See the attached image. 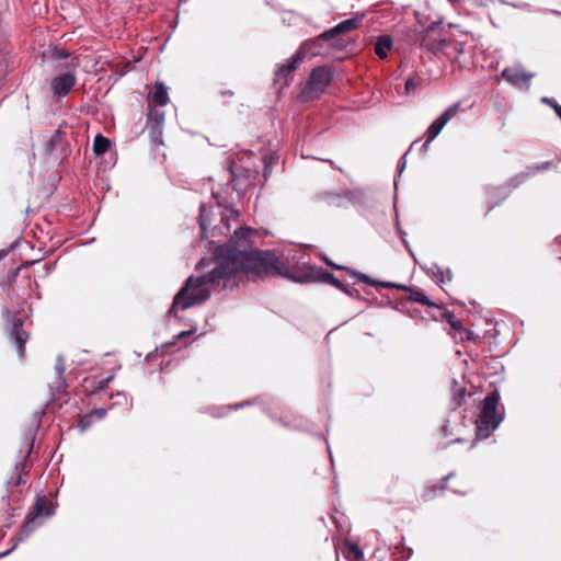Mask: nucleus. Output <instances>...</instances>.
I'll return each mask as SVG.
<instances>
[{
  "label": "nucleus",
  "instance_id": "1",
  "mask_svg": "<svg viewBox=\"0 0 561 561\" xmlns=\"http://www.w3.org/2000/svg\"><path fill=\"white\" fill-rule=\"evenodd\" d=\"M252 234L251 228L240 227L226 243L216 244L210 241L209 244L215 247L213 256L203 257L196 264L198 271L208 267L210 270L186 279L175 295L168 316H172L178 308L186 310L205 302L210 297L206 285L232 290L237 286L239 274H244L250 279L276 275L298 284L324 283L339 290L344 289L345 285L323 267L302 263L291 271L273 250L255 249L250 240Z\"/></svg>",
  "mask_w": 561,
  "mask_h": 561
},
{
  "label": "nucleus",
  "instance_id": "2",
  "mask_svg": "<svg viewBox=\"0 0 561 561\" xmlns=\"http://www.w3.org/2000/svg\"><path fill=\"white\" fill-rule=\"evenodd\" d=\"M252 234L251 228L240 227L226 243L216 244L210 241L209 244L215 247L213 256L203 257L196 264L198 271L208 267L210 270L186 279L175 295L168 316H172L178 308L186 310L205 302L210 297L206 285L232 290L237 286L239 274H244L250 279L276 275L298 284L324 283L339 290L344 289L345 285L323 267L302 263L291 271L273 250L255 249L250 240Z\"/></svg>",
  "mask_w": 561,
  "mask_h": 561
},
{
  "label": "nucleus",
  "instance_id": "3",
  "mask_svg": "<svg viewBox=\"0 0 561 561\" xmlns=\"http://www.w3.org/2000/svg\"><path fill=\"white\" fill-rule=\"evenodd\" d=\"M500 392L494 389L489 392L482 401L481 411L476 422V440L488 438L503 422L504 413L497 410L500 403Z\"/></svg>",
  "mask_w": 561,
  "mask_h": 561
},
{
  "label": "nucleus",
  "instance_id": "4",
  "mask_svg": "<svg viewBox=\"0 0 561 561\" xmlns=\"http://www.w3.org/2000/svg\"><path fill=\"white\" fill-rule=\"evenodd\" d=\"M334 70L330 66H319L311 70L298 95L300 102L319 99L333 81Z\"/></svg>",
  "mask_w": 561,
  "mask_h": 561
},
{
  "label": "nucleus",
  "instance_id": "5",
  "mask_svg": "<svg viewBox=\"0 0 561 561\" xmlns=\"http://www.w3.org/2000/svg\"><path fill=\"white\" fill-rule=\"evenodd\" d=\"M55 514V506L53 504L47 505L46 497L38 496L36 499V502L32 508V511L26 515V518L20 528V530L16 533L15 536L12 537L13 546L10 550L5 551L1 556H8L20 542H23L26 540L30 535L37 528L38 524L36 523V519L38 517H51Z\"/></svg>",
  "mask_w": 561,
  "mask_h": 561
},
{
  "label": "nucleus",
  "instance_id": "6",
  "mask_svg": "<svg viewBox=\"0 0 561 561\" xmlns=\"http://www.w3.org/2000/svg\"><path fill=\"white\" fill-rule=\"evenodd\" d=\"M551 165H553L552 160L527 167V171L520 172L519 174H516L514 178L511 179L508 186H499L490 188L488 191L489 198L500 197L501 201L505 199L510 195L512 188H515L518 185H520L528 176L534 175L537 172L547 171Z\"/></svg>",
  "mask_w": 561,
  "mask_h": 561
},
{
  "label": "nucleus",
  "instance_id": "7",
  "mask_svg": "<svg viewBox=\"0 0 561 561\" xmlns=\"http://www.w3.org/2000/svg\"><path fill=\"white\" fill-rule=\"evenodd\" d=\"M4 319L8 325L9 337L15 344L19 357L22 358L24 356V345L28 340V334L23 329V321L20 317V312L7 311Z\"/></svg>",
  "mask_w": 561,
  "mask_h": 561
},
{
  "label": "nucleus",
  "instance_id": "8",
  "mask_svg": "<svg viewBox=\"0 0 561 561\" xmlns=\"http://www.w3.org/2000/svg\"><path fill=\"white\" fill-rule=\"evenodd\" d=\"M78 66L77 58H71L66 65L67 71L51 79L49 87L54 96L64 98L71 91L77 82L75 69Z\"/></svg>",
  "mask_w": 561,
  "mask_h": 561
},
{
  "label": "nucleus",
  "instance_id": "9",
  "mask_svg": "<svg viewBox=\"0 0 561 561\" xmlns=\"http://www.w3.org/2000/svg\"><path fill=\"white\" fill-rule=\"evenodd\" d=\"M213 198L216 203V208L218 209L217 215L220 217V224L215 225L210 230V236H219L225 234L230 230V219H234L238 216V211L231 207L225 205V199L221 198L218 192L211 193Z\"/></svg>",
  "mask_w": 561,
  "mask_h": 561
},
{
  "label": "nucleus",
  "instance_id": "10",
  "mask_svg": "<svg viewBox=\"0 0 561 561\" xmlns=\"http://www.w3.org/2000/svg\"><path fill=\"white\" fill-rule=\"evenodd\" d=\"M302 62L300 57L295 53L285 62L279 64L274 75V85H278L282 90L290 84L294 73Z\"/></svg>",
  "mask_w": 561,
  "mask_h": 561
},
{
  "label": "nucleus",
  "instance_id": "11",
  "mask_svg": "<svg viewBox=\"0 0 561 561\" xmlns=\"http://www.w3.org/2000/svg\"><path fill=\"white\" fill-rule=\"evenodd\" d=\"M38 423H39V421L36 422L35 426L30 427L25 434L24 445L26 447V453H25L24 458L20 461H16V463L14 465L13 474H16V477L13 476L9 481V483L12 485L19 486V485H22L25 483L22 476L25 472V461L30 457V455L33 450L35 434H36V428L38 427Z\"/></svg>",
  "mask_w": 561,
  "mask_h": 561
},
{
  "label": "nucleus",
  "instance_id": "12",
  "mask_svg": "<svg viewBox=\"0 0 561 561\" xmlns=\"http://www.w3.org/2000/svg\"><path fill=\"white\" fill-rule=\"evenodd\" d=\"M360 20L357 16H353L350 19H346L339 24H336L334 27L325 31L322 33V37L331 38L333 42L331 46L333 48H343L345 47V44L343 41H340L337 36L343 33H347L351 31L356 30L359 26Z\"/></svg>",
  "mask_w": 561,
  "mask_h": 561
},
{
  "label": "nucleus",
  "instance_id": "13",
  "mask_svg": "<svg viewBox=\"0 0 561 561\" xmlns=\"http://www.w3.org/2000/svg\"><path fill=\"white\" fill-rule=\"evenodd\" d=\"M460 103H454L444 113H442L427 128L426 140H434L445 125L453 118L458 117Z\"/></svg>",
  "mask_w": 561,
  "mask_h": 561
},
{
  "label": "nucleus",
  "instance_id": "14",
  "mask_svg": "<svg viewBox=\"0 0 561 561\" xmlns=\"http://www.w3.org/2000/svg\"><path fill=\"white\" fill-rule=\"evenodd\" d=\"M330 42L331 38L322 37V33L313 38H309L301 43L295 51L304 61L306 57H316L322 54L323 42Z\"/></svg>",
  "mask_w": 561,
  "mask_h": 561
},
{
  "label": "nucleus",
  "instance_id": "15",
  "mask_svg": "<svg viewBox=\"0 0 561 561\" xmlns=\"http://www.w3.org/2000/svg\"><path fill=\"white\" fill-rule=\"evenodd\" d=\"M169 102L168 87L162 81H157L147 95L148 112L157 110L156 106H165Z\"/></svg>",
  "mask_w": 561,
  "mask_h": 561
},
{
  "label": "nucleus",
  "instance_id": "16",
  "mask_svg": "<svg viewBox=\"0 0 561 561\" xmlns=\"http://www.w3.org/2000/svg\"><path fill=\"white\" fill-rule=\"evenodd\" d=\"M164 117L163 111L151 110V112H148L146 128L150 140H161Z\"/></svg>",
  "mask_w": 561,
  "mask_h": 561
},
{
  "label": "nucleus",
  "instance_id": "17",
  "mask_svg": "<svg viewBox=\"0 0 561 561\" xmlns=\"http://www.w3.org/2000/svg\"><path fill=\"white\" fill-rule=\"evenodd\" d=\"M501 77L512 85L519 87L524 84L528 88L534 73H528L520 66H516L503 69Z\"/></svg>",
  "mask_w": 561,
  "mask_h": 561
},
{
  "label": "nucleus",
  "instance_id": "18",
  "mask_svg": "<svg viewBox=\"0 0 561 561\" xmlns=\"http://www.w3.org/2000/svg\"><path fill=\"white\" fill-rule=\"evenodd\" d=\"M62 144L64 142H43V153L46 164L54 165L64 160L66 152Z\"/></svg>",
  "mask_w": 561,
  "mask_h": 561
},
{
  "label": "nucleus",
  "instance_id": "19",
  "mask_svg": "<svg viewBox=\"0 0 561 561\" xmlns=\"http://www.w3.org/2000/svg\"><path fill=\"white\" fill-rule=\"evenodd\" d=\"M215 221V213L213 206L207 207L205 203H201L198 225L201 229V238H208V227Z\"/></svg>",
  "mask_w": 561,
  "mask_h": 561
},
{
  "label": "nucleus",
  "instance_id": "20",
  "mask_svg": "<svg viewBox=\"0 0 561 561\" xmlns=\"http://www.w3.org/2000/svg\"><path fill=\"white\" fill-rule=\"evenodd\" d=\"M113 142H92V151L95 158L108 156V160H105V168H112L116 163V151L112 150Z\"/></svg>",
  "mask_w": 561,
  "mask_h": 561
},
{
  "label": "nucleus",
  "instance_id": "21",
  "mask_svg": "<svg viewBox=\"0 0 561 561\" xmlns=\"http://www.w3.org/2000/svg\"><path fill=\"white\" fill-rule=\"evenodd\" d=\"M421 268L437 284L451 280V271L447 268L446 272H444L437 263H432L430 266L421 265Z\"/></svg>",
  "mask_w": 561,
  "mask_h": 561
},
{
  "label": "nucleus",
  "instance_id": "22",
  "mask_svg": "<svg viewBox=\"0 0 561 561\" xmlns=\"http://www.w3.org/2000/svg\"><path fill=\"white\" fill-rule=\"evenodd\" d=\"M55 370L57 377L55 382L50 385V390H55L57 393H61L68 386L65 378V362L61 355H59L56 359Z\"/></svg>",
  "mask_w": 561,
  "mask_h": 561
},
{
  "label": "nucleus",
  "instance_id": "23",
  "mask_svg": "<svg viewBox=\"0 0 561 561\" xmlns=\"http://www.w3.org/2000/svg\"><path fill=\"white\" fill-rule=\"evenodd\" d=\"M436 34L434 27H428L421 41V46L430 51L436 53L444 48L445 41L438 38H432V35Z\"/></svg>",
  "mask_w": 561,
  "mask_h": 561
},
{
  "label": "nucleus",
  "instance_id": "24",
  "mask_svg": "<svg viewBox=\"0 0 561 561\" xmlns=\"http://www.w3.org/2000/svg\"><path fill=\"white\" fill-rule=\"evenodd\" d=\"M403 291L409 293L408 300L412 302H417L427 307H437L431 299L417 287L407 286V289Z\"/></svg>",
  "mask_w": 561,
  "mask_h": 561
},
{
  "label": "nucleus",
  "instance_id": "25",
  "mask_svg": "<svg viewBox=\"0 0 561 561\" xmlns=\"http://www.w3.org/2000/svg\"><path fill=\"white\" fill-rule=\"evenodd\" d=\"M393 42L391 36L381 35L377 38L375 44V54L380 58L385 59L388 56V51L392 48Z\"/></svg>",
  "mask_w": 561,
  "mask_h": 561
},
{
  "label": "nucleus",
  "instance_id": "26",
  "mask_svg": "<svg viewBox=\"0 0 561 561\" xmlns=\"http://www.w3.org/2000/svg\"><path fill=\"white\" fill-rule=\"evenodd\" d=\"M466 398V388L462 386H459L458 382L454 381L453 387V403L455 408H460L465 403Z\"/></svg>",
  "mask_w": 561,
  "mask_h": 561
},
{
  "label": "nucleus",
  "instance_id": "27",
  "mask_svg": "<svg viewBox=\"0 0 561 561\" xmlns=\"http://www.w3.org/2000/svg\"><path fill=\"white\" fill-rule=\"evenodd\" d=\"M345 548L347 550L348 558H353L356 561H359L360 559L364 558V552L362 551V549L358 547L357 543L352 542V541H346Z\"/></svg>",
  "mask_w": 561,
  "mask_h": 561
},
{
  "label": "nucleus",
  "instance_id": "28",
  "mask_svg": "<svg viewBox=\"0 0 561 561\" xmlns=\"http://www.w3.org/2000/svg\"><path fill=\"white\" fill-rule=\"evenodd\" d=\"M340 271H345L351 277L356 278L358 282H362L364 284L369 285V283L371 282L370 276H368L364 273L357 272L356 270H353L348 266L343 265V268H340Z\"/></svg>",
  "mask_w": 561,
  "mask_h": 561
},
{
  "label": "nucleus",
  "instance_id": "29",
  "mask_svg": "<svg viewBox=\"0 0 561 561\" xmlns=\"http://www.w3.org/2000/svg\"><path fill=\"white\" fill-rule=\"evenodd\" d=\"M369 286L373 287H382V288H394L399 290L407 289V285L399 284V283H392V282H383V280H377L371 278V282L369 283Z\"/></svg>",
  "mask_w": 561,
  "mask_h": 561
},
{
  "label": "nucleus",
  "instance_id": "30",
  "mask_svg": "<svg viewBox=\"0 0 561 561\" xmlns=\"http://www.w3.org/2000/svg\"><path fill=\"white\" fill-rule=\"evenodd\" d=\"M417 142H412L410 148L404 152V154L400 158L398 164H397V178L401 175V173L404 171L407 165V157L410 154H413V151L415 150V145Z\"/></svg>",
  "mask_w": 561,
  "mask_h": 561
},
{
  "label": "nucleus",
  "instance_id": "31",
  "mask_svg": "<svg viewBox=\"0 0 561 561\" xmlns=\"http://www.w3.org/2000/svg\"><path fill=\"white\" fill-rule=\"evenodd\" d=\"M165 142L159 141L153 142V146L151 147V153L154 154V159L159 160L160 162H163L165 160V152L162 151Z\"/></svg>",
  "mask_w": 561,
  "mask_h": 561
},
{
  "label": "nucleus",
  "instance_id": "32",
  "mask_svg": "<svg viewBox=\"0 0 561 561\" xmlns=\"http://www.w3.org/2000/svg\"><path fill=\"white\" fill-rule=\"evenodd\" d=\"M94 419L92 417V415L90 413H87L79 420L78 427L80 428L81 432H84L92 425Z\"/></svg>",
  "mask_w": 561,
  "mask_h": 561
},
{
  "label": "nucleus",
  "instance_id": "33",
  "mask_svg": "<svg viewBox=\"0 0 561 561\" xmlns=\"http://www.w3.org/2000/svg\"><path fill=\"white\" fill-rule=\"evenodd\" d=\"M419 82H420V78H415V77L408 78L405 81V84H404L405 93L407 94L414 93L416 87L419 85Z\"/></svg>",
  "mask_w": 561,
  "mask_h": 561
},
{
  "label": "nucleus",
  "instance_id": "34",
  "mask_svg": "<svg viewBox=\"0 0 561 561\" xmlns=\"http://www.w3.org/2000/svg\"><path fill=\"white\" fill-rule=\"evenodd\" d=\"M114 379V375L108 376L105 379H102L98 382L96 387L91 391L92 393H98L100 391L105 390L108 387V383Z\"/></svg>",
  "mask_w": 561,
  "mask_h": 561
},
{
  "label": "nucleus",
  "instance_id": "35",
  "mask_svg": "<svg viewBox=\"0 0 561 561\" xmlns=\"http://www.w3.org/2000/svg\"><path fill=\"white\" fill-rule=\"evenodd\" d=\"M541 102H542V103H546V104H548V105H550V106L554 110L556 114H557V115L560 117V119H561V105H560V104L556 103L552 99L547 98V96H543V98L541 99Z\"/></svg>",
  "mask_w": 561,
  "mask_h": 561
},
{
  "label": "nucleus",
  "instance_id": "36",
  "mask_svg": "<svg viewBox=\"0 0 561 561\" xmlns=\"http://www.w3.org/2000/svg\"><path fill=\"white\" fill-rule=\"evenodd\" d=\"M94 420H102L105 417L107 411L104 408H96L89 412Z\"/></svg>",
  "mask_w": 561,
  "mask_h": 561
},
{
  "label": "nucleus",
  "instance_id": "37",
  "mask_svg": "<svg viewBox=\"0 0 561 561\" xmlns=\"http://www.w3.org/2000/svg\"><path fill=\"white\" fill-rule=\"evenodd\" d=\"M346 197L348 201H351L352 203H357L359 201V198L363 197V192L362 191H348L346 193Z\"/></svg>",
  "mask_w": 561,
  "mask_h": 561
},
{
  "label": "nucleus",
  "instance_id": "38",
  "mask_svg": "<svg viewBox=\"0 0 561 561\" xmlns=\"http://www.w3.org/2000/svg\"><path fill=\"white\" fill-rule=\"evenodd\" d=\"M341 291H343L351 298H356V299L360 298L359 291L354 287H350V286L345 285L344 289H342Z\"/></svg>",
  "mask_w": 561,
  "mask_h": 561
},
{
  "label": "nucleus",
  "instance_id": "39",
  "mask_svg": "<svg viewBox=\"0 0 561 561\" xmlns=\"http://www.w3.org/2000/svg\"><path fill=\"white\" fill-rule=\"evenodd\" d=\"M255 402V400H248V401H244L242 403H237V404H232V405H228L227 409L228 410H239L241 408H244V407H248V405H251Z\"/></svg>",
  "mask_w": 561,
  "mask_h": 561
},
{
  "label": "nucleus",
  "instance_id": "40",
  "mask_svg": "<svg viewBox=\"0 0 561 561\" xmlns=\"http://www.w3.org/2000/svg\"><path fill=\"white\" fill-rule=\"evenodd\" d=\"M227 170L230 173V180L233 181L236 178V171H234V162L230 159H227L226 161Z\"/></svg>",
  "mask_w": 561,
  "mask_h": 561
},
{
  "label": "nucleus",
  "instance_id": "41",
  "mask_svg": "<svg viewBox=\"0 0 561 561\" xmlns=\"http://www.w3.org/2000/svg\"><path fill=\"white\" fill-rule=\"evenodd\" d=\"M68 57H70V53L67 50L56 49L54 51V58H56V59H64V58H68Z\"/></svg>",
  "mask_w": 561,
  "mask_h": 561
},
{
  "label": "nucleus",
  "instance_id": "42",
  "mask_svg": "<svg viewBox=\"0 0 561 561\" xmlns=\"http://www.w3.org/2000/svg\"><path fill=\"white\" fill-rule=\"evenodd\" d=\"M430 144H431V142H422V144L420 145V147L417 148V154H419L420 157H423V156H425V154H426V152H427V151H428V149H430Z\"/></svg>",
  "mask_w": 561,
  "mask_h": 561
},
{
  "label": "nucleus",
  "instance_id": "43",
  "mask_svg": "<svg viewBox=\"0 0 561 561\" xmlns=\"http://www.w3.org/2000/svg\"><path fill=\"white\" fill-rule=\"evenodd\" d=\"M450 328L455 331H463L462 324L458 320L450 321Z\"/></svg>",
  "mask_w": 561,
  "mask_h": 561
},
{
  "label": "nucleus",
  "instance_id": "44",
  "mask_svg": "<svg viewBox=\"0 0 561 561\" xmlns=\"http://www.w3.org/2000/svg\"><path fill=\"white\" fill-rule=\"evenodd\" d=\"M443 318L448 322V324H450V321H454L455 320V316L451 311H444L443 312Z\"/></svg>",
  "mask_w": 561,
  "mask_h": 561
},
{
  "label": "nucleus",
  "instance_id": "45",
  "mask_svg": "<svg viewBox=\"0 0 561 561\" xmlns=\"http://www.w3.org/2000/svg\"><path fill=\"white\" fill-rule=\"evenodd\" d=\"M323 261L325 262L327 265L335 268V270H340V268H343V265H340V264H336L334 262H332L331 260H329L328 257H323Z\"/></svg>",
  "mask_w": 561,
  "mask_h": 561
},
{
  "label": "nucleus",
  "instance_id": "46",
  "mask_svg": "<svg viewBox=\"0 0 561 561\" xmlns=\"http://www.w3.org/2000/svg\"><path fill=\"white\" fill-rule=\"evenodd\" d=\"M93 140H98V141H101V140H108V138L104 137L102 134L98 133Z\"/></svg>",
  "mask_w": 561,
  "mask_h": 561
},
{
  "label": "nucleus",
  "instance_id": "47",
  "mask_svg": "<svg viewBox=\"0 0 561 561\" xmlns=\"http://www.w3.org/2000/svg\"><path fill=\"white\" fill-rule=\"evenodd\" d=\"M43 267H44V270H45V274H46V275H48V274L50 273V271H51L53 265H51V264L46 263V264H44V266H43Z\"/></svg>",
  "mask_w": 561,
  "mask_h": 561
},
{
  "label": "nucleus",
  "instance_id": "48",
  "mask_svg": "<svg viewBox=\"0 0 561 561\" xmlns=\"http://www.w3.org/2000/svg\"><path fill=\"white\" fill-rule=\"evenodd\" d=\"M191 334V331H182L178 334V339H181V337H184V336H187Z\"/></svg>",
  "mask_w": 561,
  "mask_h": 561
},
{
  "label": "nucleus",
  "instance_id": "49",
  "mask_svg": "<svg viewBox=\"0 0 561 561\" xmlns=\"http://www.w3.org/2000/svg\"><path fill=\"white\" fill-rule=\"evenodd\" d=\"M264 164H265V167H264V176L266 178L268 175V173H270V167H268V164L266 163L265 160H264Z\"/></svg>",
  "mask_w": 561,
  "mask_h": 561
},
{
  "label": "nucleus",
  "instance_id": "50",
  "mask_svg": "<svg viewBox=\"0 0 561 561\" xmlns=\"http://www.w3.org/2000/svg\"><path fill=\"white\" fill-rule=\"evenodd\" d=\"M453 476H454V472L448 473V474L443 479L444 484H445L449 479H451V477H453Z\"/></svg>",
  "mask_w": 561,
  "mask_h": 561
},
{
  "label": "nucleus",
  "instance_id": "51",
  "mask_svg": "<svg viewBox=\"0 0 561 561\" xmlns=\"http://www.w3.org/2000/svg\"><path fill=\"white\" fill-rule=\"evenodd\" d=\"M442 431L445 435H447L448 434V425L447 424L443 425Z\"/></svg>",
  "mask_w": 561,
  "mask_h": 561
},
{
  "label": "nucleus",
  "instance_id": "52",
  "mask_svg": "<svg viewBox=\"0 0 561 561\" xmlns=\"http://www.w3.org/2000/svg\"><path fill=\"white\" fill-rule=\"evenodd\" d=\"M20 268H15L13 272H12V278L15 279V277L18 276V273H19Z\"/></svg>",
  "mask_w": 561,
  "mask_h": 561
},
{
  "label": "nucleus",
  "instance_id": "53",
  "mask_svg": "<svg viewBox=\"0 0 561 561\" xmlns=\"http://www.w3.org/2000/svg\"><path fill=\"white\" fill-rule=\"evenodd\" d=\"M465 333H466V340H471L472 332L465 331Z\"/></svg>",
  "mask_w": 561,
  "mask_h": 561
},
{
  "label": "nucleus",
  "instance_id": "54",
  "mask_svg": "<svg viewBox=\"0 0 561 561\" xmlns=\"http://www.w3.org/2000/svg\"><path fill=\"white\" fill-rule=\"evenodd\" d=\"M497 205V203H492L489 208H488V213L491 211L495 206Z\"/></svg>",
  "mask_w": 561,
  "mask_h": 561
},
{
  "label": "nucleus",
  "instance_id": "55",
  "mask_svg": "<svg viewBox=\"0 0 561 561\" xmlns=\"http://www.w3.org/2000/svg\"><path fill=\"white\" fill-rule=\"evenodd\" d=\"M399 231H400L401 236H405V231H403L400 227H399Z\"/></svg>",
  "mask_w": 561,
  "mask_h": 561
},
{
  "label": "nucleus",
  "instance_id": "56",
  "mask_svg": "<svg viewBox=\"0 0 561 561\" xmlns=\"http://www.w3.org/2000/svg\"><path fill=\"white\" fill-rule=\"evenodd\" d=\"M393 184H394V190H397V187H398V180L397 179H394V183Z\"/></svg>",
  "mask_w": 561,
  "mask_h": 561
},
{
  "label": "nucleus",
  "instance_id": "57",
  "mask_svg": "<svg viewBox=\"0 0 561 561\" xmlns=\"http://www.w3.org/2000/svg\"><path fill=\"white\" fill-rule=\"evenodd\" d=\"M330 460H331V465L333 466V457L331 454H330Z\"/></svg>",
  "mask_w": 561,
  "mask_h": 561
},
{
  "label": "nucleus",
  "instance_id": "58",
  "mask_svg": "<svg viewBox=\"0 0 561 561\" xmlns=\"http://www.w3.org/2000/svg\"><path fill=\"white\" fill-rule=\"evenodd\" d=\"M455 443H461V439L460 438H457L454 440Z\"/></svg>",
  "mask_w": 561,
  "mask_h": 561
}]
</instances>
